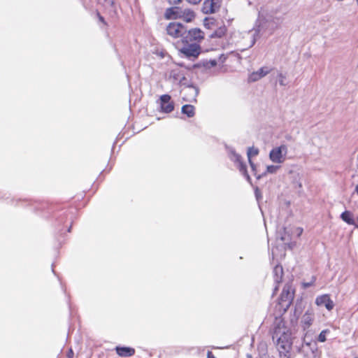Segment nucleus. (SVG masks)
<instances>
[{"instance_id":"nucleus-24","label":"nucleus","mask_w":358,"mask_h":358,"mask_svg":"<svg viewBox=\"0 0 358 358\" xmlns=\"http://www.w3.org/2000/svg\"><path fill=\"white\" fill-rule=\"evenodd\" d=\"M278 77H279L280 84L282 85H284L285 84L283 83V79L285 78V76L282 73H280L278 75Z\"/></svg>"},{"instance_id":"nucleus-17","label":"nucleus","mask_w":358,"mask_h":358,"mask_svg":"<svg viewBox=\"0 0 358 358\" xmlns=\"http://www.w3.org/2000/svg\"><path fill=\"white\" fill-rule=\"evenodd\" d=\"M341 218L343 221L347 222L349 224H352L354 223V220L352 219V215L350 211H345L341 214Z\"/></svg>"},{"instance_id":"nucleus-7","label":"nucleus","mask_w":358,"mask_h":358,"mask_svg":"<svg viewBox=\"0 0 358 358\" xmlns=\"http://www.w3.org/2000/svg\"><path fill=\"white\" fill-rule=\"evenodd\" d=\"M160 111L164 113H171L174 110V102L169 94H163L159 97Z\"/></svg>"},{"instance_id":"nucleus-3","label":"nucleus","mask_w":358,"mask_h":358,"mask_svg":"<svg viewBox=\"0 0 358 358\" xmlns=\"http://www.w3.org/2000/svg\"><path fill=\"white\" fill-rule=\"evenodd\" d=\"M294 299V292L291 291V286L286 285L280 296L279 301L275 308L280 314H284L290 307Z\"/></svg>"},{"instance_id":"nucleus-23","label":"nucleus","mask_w":358,"mask_h":358,"mask_svg":"<svg viewBox=\"0 0 358 358\" xmlns=\"http://www.w3.org/2000/svg\"><path fill=\"white\" fill-rule=\"evenodd\" d=\"M303 229L301 227H298L296 229V232L297 234V236L299 237L303 234Z\"/></svg>"},{"instance_id":"nucleus-29","label":"nucleus","mask_w":358,"mask_h":358,"mask_svg":"<svg viewBox=\"0 0 358 358\" xmlns=\"http://www.w3.org/2000/svg\"><path fill=\"white\" fill-rule=\"evenodd\" d=\"M73 355V352L72 350H70V351L68 353L67 356H68L69 358H72Z\"/></svg>"},{"instance_id":"nucleus-30","label":"nucleus","mask_w":358,"mask_h":358,"mask_svg":"<svg viewBox=\"0 0 358 358\" xmlns=\"http://www.w3.org/2000/svg\"><path fill=\"white\" fill-rule=\"evenodd\" d=\"M355 191L358 192V185L355 186Z\"/></svg>"},{"instance_id":"nucleus-11","label":"nucleus","mask_w":358,"mask_h":358,"mask_svg":"<svg viewBox=\"0 0 358 358\" xmlns=\"http://www.w3.org/2000/svg\"><path fill=\"white\" fill-rule=\"evenodd\" d=\"M117 354L120 357H131L135 354V349L131 347L117 346L115 348Z\"/></svg>"},{"instance_id":"nucleus-2","label":"nucleus","mask_w":358,"mask_h":358,"mask_svg":"<svg viewBox=\"0 0 358 358\" xmlns=\"http://www.w3.org/2000/svg\"><path fill=\"white\" fill-rule=\"evenodd\" d=\"M205 38L204 32L199 28L187 30L181 39L182 44L180 52L187 57H197L201 53L200 43Z\"/></svg>"},{"instance_id":"nucleus-22","label":"nucleus","mask_w":358,"mask_h":358,"mask_svg":"<svg viewBox=\"0 0 358 358\" xmlns=\"http://www.w3.org/2000/svg\"><path fill=\"white\" fill-rule=\"evenodd\" d=\"M217 60L216 59H210L209 61H207L204 66H208V67H213V66H215L217 65Z\"/></svg>"},{"instance_id":"nucleus-26","label":"nucleus","mask_w":358,"mask_h":358,"mask_svg":"<svg viewBox=\"0 0 358 358\" xmlns=\"http://www.w3.org/2000/svg\"><path fill=\"white\" fill-rule=\"evenodd\" d=\"M186 1L192 4H198L201 1V0H186Z\"/></svg>"},{"instance_id":"nucleus-1","label":"nucleus","mask_w":358,"mask_h":358,"mask_svg":"<svg viewBox=\"0 0 358 358\" xmlns=\"http://www.w3.org/2000/svg\"><path fill=\"white\" fill-rule=\"evenodd\" d=\"M291 331L286 327L283 320H280L275 326L272 338L276 339V348L280 358H290L292 348Z\"/></svg>"},{"instance_id":"nucleus-16","label":"nucleus","mask_w":358,"mask_h":358,"mask_svg":"<svg viewBox=\"0 0 358 358\" xmlns=\"http://www.w3.org/2000/svg\"><path fill=\"white\" fill-rule=\"evenodd\" d=\"M227 29V27L223 24L218 27L211 35V38H222L225 36Z\"/></svg>"},{"instance_id":"nucleus-20","label":"nucleus","mask_w":358,"mask_h":358,"mask_svg":"<svg viewBox=\"0 0 358 358\" xmlns=\"http://www.w3.org/2000/svg\"><path fill=\"white\" fill-rule=\"evenodd\" d=\"M278 169V166L270 165L266 167V172L269 173H274Z\"/></svg>"},{"instance_id":"nucleus-6","label":"nucleus","mask_w":358,"mask_h":358,"mask_svg":"<svg viewBox=\"0 0 358 358\" xmlns=\"http://www.w3.org/2000/svg\"><path fill=\"white\" fill-rule=\"evenodd\" d=\"M222 0H204L202 6V12L204 14H213L217 12L221 8Z\"/></svg>"},{"instance_id":"nucleus-19","label":"nucleus","mask_w":358,"mask_h":358,"mask_svg":"<svg viewBox=\"0 0 358 358\" xmlns=\"http://www.w3.org/2000/svg\"><path fill=\"white\" fill-rule=\"evenodd\" d=\"M259 153V150L257 148H250L248 151V157L249 158V161H250V163H251V160H250V158L252 157H255L256 155H257Z\"/></svg>"},{"instance_id":"nucleus-31","label":"nucleus","mask_w":358,"mask_h":358,"mask_svg":"<svg viewBox=\"0 0 358 358\" xmlns=\"http://www.w3.org/2000/svg\"><path fill=\"white\" fill-rule=\"evenodd\" d=\"M183 100H184V101H189L187 99H186V98H185V97H183Z\"/></svg>"},{"instance_id":"nucleus-28","label":"nucleus","mask_w":358,"mask_h":358,"mask_svg":"<svg viewBox=\"0 0 358 358\" xmlns=\"http://www.w3.org/2000/svg\"><path fill=\"white\" fill-rule=\"evenodd\" d=\"M208 21V19L206 18L205 20H204V25L207 28H210V23L209 22H206Z\"/></svg>"},{"instance_id":"nucleus-9","label":"nucleus","mask_w":358,"mask_h":358,"mask_svg":"<svg viewBox=\"0 0 358 358\" xmlns=\"http://www.w3.org/2000/svg\"><path fill=\"white\" fill-rule=\"evenodd\" d=\"M105 7V12L110 17H115L117 15V10L113 0H98Z\"/></svg>"},{"instance_id":"nucleus-8","label":"nucleus","mask_w":358,"mask_h":358,"mask_svg":"<svg viewBox=\"0 0 358 358\" xmlns=\"http://www.w3.org/2000/svg\"><path fill=\"white\" fill-rule=\"evenodd\" d=\"M315 304L317 306H324L329 311L333 310L334 307V301L331 299L330 295L327 294L317 296L315 299Z\"/></svg>"},{"instance_id":"nucleus-33","label":"nucleus","mask_w":358,"mask_h":358,"mask_svg":"<svg viewBox=\"0 0 358 358\" xmlns=\"http://www.w3.org/2000/svg\"><path fill=\"white\" fill-rule=\"evenodd\" d=\"M355 358H357V357H355Z\"/></svg>"},{"instance_id":"nucleus-5","label":"nucleus","mask_w":358,"mask_h":358,"mask_svg":"<svg viewBox=\"0 0 358 358\" xmlns=\"http://www.w3.org/2000/svg\"><path fill=\"white\" fill-rule=\"evenodd\" d=\"M287 152V148L285 145L273 148L269 154L270 159L275 163H282L285 161V157Z\"/></svg>"},{"instance_id":"nucleus-32","label":"nucleus","mask_w":358,"mask_h":358,"mask_svg":"<svg viewBox=\"0 0 358 358\" xmlns=\"http://www.w3.org/2000/svg\"><path fill=\"white\" fill-rule=\"evenodd\" d=\"M306 345H307V346H310V343H306Z\"/></svg>"},{"instance_id":"nucleus-18","label":"nucleus","mask_w":358,"mask_h":358,"mask_svg":"<svg viewBox=\"0 0 358 358\" xmlns=\"http://www.w3.org/2000/svg\"><path fill=\"white\" fill-rule=\"evenodd\" d=\"M330 332L329 329L322 330L317 337V341L320 343H324L327 341V334Z\"/></svg>"},{"instance_id":"nucleus-10","label":"nucleus","mask_w":358,"mask_h":358,"mask_svg":"<svg viewBox=\"0 0 358 358\" xmlns=\"http://www.w3.org/2000/svg\"><path fill=\"white\" fill-rule=\"evenodd\" d=\"M181 8L180 7L173 6L168 8L164 13V18L169 20H177L180 17Z\"/></svg>"},{"instance_id":"nucleus-13","label":"nucleus","mask_w":358,"mask_h":358,"mask_svg":"<svg viewBox=\"0 0 358 358\" xmlns=\"http://www.w3.org/2000/svg\"><path fill=\"white\" fill-rule=\"evenodd\" d=\"M270 71H271V70L268 69L266 67H262L257 71L253 72L251 74L250 79L252 81H256V80L264 77Z\"/></svg>"},{"instance_id":"nucleus-12","label":"nucleus","mask_w":358,"mask_h":358,"mask_svg":"<svg viewBox=\"0 0 358 358\" xmlns=\"http://www.w3.org/2000/svg\"><path fill=\"white\" fill-rule=\"evenodd\" d=\"M196 14L192 10L189 8L182 10L181 8L180 19L182 20L184 22L187 23L192 22L194 20Z\"/></svg>"},{"instance_id":"nucleus-27","label":"nucleus","mask_w":358,"mask_h":358,"mask_svg":"<svg viewBox=\"0 0 358 358\" xmlns=\"http://www.w3.org/2000/svg\"><path fill=\"white\" fill-rule=\"evenodd\" d=\"M207 358H216L211 351H208Z\"/></svg>"},{"instance_id":"nucleus-15","label":"nucleus","mask_w":358,"mask_h":358,"mask_svg":"<svg viewBox=\"0 0 358 358\" xmlns=\"http://www.w3.org/2000/svg\"><path fill=\"white\" fill-rule=\"evenodd\" d=\"M313 322V317L312 313L306 312L302 318V324L304 329L309 328Z\"/></svg>"},{"instance_id":"nucleus-25","label":"nucleus","mask_w":358,"mask_h":358,"mask_svg":"<svg viewBox=\"0 0 358 358\" xmlns=\"http://www.w3.org/2000/svg\"><path fill=\"white\" fill-rule=\"evenodd\" d=\"M182 0H168L170 4H178L181 2Z\"/></svg>"},{"instance_id":"nucleus-14","label":"nucleus","mask_w":358,"mask_h":358,"mask_svg":"<svg viewBox=\"0 0 358 358\" xmlns=\"http://www.w3.org/2000/svg\"><path fill=\"white\" fill-rule=\"evenodd\" d=\"M181 112L182 114L186 115L188 117H192L195 115V108L192 105L186 104L182 106Z\"/></svg>"},{"instance_id":"nucleus-4","label":"nucleus","mask_w":358,"mask_h":358,"mask_svg":"<svg viewBox=\"0 0 358 358\" xmlns=\"http://www.w3.org/2000/svg\"><path fill=\"white\" fill-rule=\"evenodd\" d=\"M166 34L172 38H182L187 32V28L185 25L180 22H169L166 27Z\"/></svg>"},{"instance_id":"nucleus-21","label":"nucleus","mask_w":358,"mask_h":358,"mask_svg":"<svg viewBox=\"0 0 358 358\" xmlns=\"http://www.w3.org/2000/svg\"><path fill=\"white\" fill-rule=\"evenodd\" d=\"M96 15L100 22H101L103 26L106 28L108 27V23L105 20L104 17L100 14L99 11H96Z\"/></svg>"}]
</instances>
